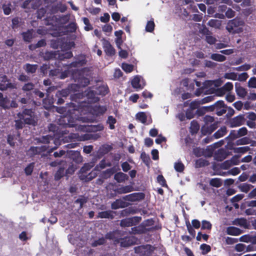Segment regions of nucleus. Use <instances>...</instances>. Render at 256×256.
<instances>
[{"mask_svg":"<svg viewBox=\"0 0 256 256\" xmlns=\"http://www.w3.org/2000/svg\"><path fill=\"white\" fill-rule=\"evenodd\" d=\"M80 96V94H75L73 96H71V100L72 101H75L77 102L76 99L79 98V96ZM78 108H82L84 107L87 108V109L93 115H95L96 116H99L103 114L106 111V108L104 106H100L98 105H95L94 106H92L90 104H86V102L85 100H80L78 101Z\"/></svg>","mask_w":256,"mask_h":256,"instance_id":"f257e3e1","label":"nucleus"},{"mask_svg":"<svg viewBox=\"0 0 256 256\" xmlns=\"http://www.w3.org/2000/svg\"><path fill=\"white\" fill-rule=\"evenodd\" d=\"M96 162V161L92 158L91 162L85 164L84 166L82 167L78 174L79 178L81 180L84 182H88L98 176V173L94 170H94L88 172L90 169L94 166V163Z\"/></svg>","mask_w":256,"mask_h":256,"instance_id":"f03ea898","label":"nucleus"},{"mask_svg":"<svg viewBox=\"0 0 256 256\" xmlns=\"http://www.w3.org/2000/svg\"><path fill=\"white\" fill-rule=\"evenodd\" d=\"M17 116L26 124L35 126L37 124L36 116L32 109L25 108L22 112H18Z\"/></svg>","mask_w":256,"mask_h":256,"instance_id":"7ed1b4c3","label":"nucleus"},{"mask_svg":"<svg viewBox=\"0 0 256 256\" xmlns=\"http://www.w3.org/2000/svg\"><path fill=\"white\" fill-rule=\"evenodd\" d=\"M58 146H54L48 149L49 146H30L28 150V154L32 157L36 155L41 154L42 158L48 156Z\"/></svg>","mask_w":256,"mask_h":256,"instance_id":"20e7f679","label":"nucleus"},{"mask_svg":"<svg viewBox=\"0 0 256 256\" xmlns=\"http://www.w3.org/2000/svg\"><path fill=\"white\" fill-rule=\"evenodd\" d=\"M244 22L240 18L236 17L230 20L226 26V30L232 34H238L242 32V28L240 26H244Z\"/></svg>","mask_w":256,"mask_h":256,"instance_id":"39448f33","label":"nucleus"},{"mask_svg":"<svg viewBox=\"0 0 256 256\" xmlns=\"http://www.w3.org/2000/svg\"><path fill=\"white\" fill-rule=\"evenodd\" d=\"M63 40H64V39L62 38H58L55 40H52V44L53 47L56 48H60L64 50H68L75 45L74 42H64Z\"/></svg>","mask_w":256,"mask_h":256,"instance_id":"423d86ee","label":"nucleus"},{"mask_svg":"<svg viewBox=\"0 0 256 256\" xmlns=\"http://www.w3.org/2000/svg\"><path fill=\"white\" fill-rule=\"evenodd\" d=\"M113 243L114 244H120V246L127 248L135 244V238L134 237L126 236L116 239L114 236V232H113Z\"/></svg>","mask_w":256,"mask_h":256,"instance_id":"0eeeda50","label":"nucleus"},{"mask_svg":"<svg viewBox=\"0 0 256 256\" xmlns=\"http://www.w3.org/2000/svg\"><path fill=\"white\" fill-rule=\"evenodd\" d=\"M152 247L150 244L141 245L134 248L136 254H140V256H150L153 251Z\"/></svg>","mask_w":256,"mask_h":256,"instance_id":"6e6552de","label":"nucleus"},{"mask_svg":"<svg viewBox=\"0 0 256 256\" xmlns=\"http://www.w3.org/2000/svg\"><path fill=\"white\" fill-rule=\"evenodd\" d=\"M112 146L110 145L104 144L100 147L98 151L94 152L93 154V158L96 161L102 158L105 154H108L111 149Z\"/></svg>","mask_w":256,"mask_h":256,"instance_id":"1a4fd4ad","label":"nucleus"},{"mask_svg":"<svg viewBox=\"0 0 256 256\" xmlns=\"http://www.w3.org/2000/svg\"><path fill=\"white\" fill-rule=\"evenodd\" d=\"M155 230H156V227L146 228L145 226L141 224L138 226L132 228L130 233L133 234H146L148 232L152 231Z\"/></svg>","mask_w":256,"mask_h":256,"instance_id":"9d476101","label":"nucleus"},{"mask_svg":"<svg viewBox=\"0 0 256 256\" xmlns=\"http://www.w3.org/2000/svg\"><path fill=\"white\" fill-rule=\"evenodd\" d=\"M104 128V127L102 124H98L97 125H80L78 128V129L81 131L92 132L101 131Z\"/></svg>","mask_w":256,"mask_h":256,"instance_id":"9b49d317","label":"nucleus"},{"mask_svg":"<svg viewBox=\"0 0 256 256\" xmlns=\"http://www.w3.org/2000/svg\"><path fill=\"white\" fill-rule=\"evenodd\" d=\"M245 118L244 115L240 114L229 120L228 124L230 128L240 126L244 124Z\"/></svg>","mask_w":256,"mask_h":256,"instance_id":"f8f14e48","label":"nucleus"},{"mask_svg":"<svg viewBox=\"0 0 256 256\" xmlns=\"http://www.w3.org/2000/svg\"><path fill=\"white\" fill-rule=\"evenodd\" d=\"M145 198V194L144 192H134L130 194L125 196L123 197V200L130 202L140 201Z\"/></svg>","mask_w":256,"mask_h":256,"instance_id":"ddd939ff","label":"nucleus"},{"mask_svg":"<svg viewBox=\"0 0 256 256\" xmlns=\"http://www.w3.org/2000/svg\"><path fill=\"white\" fill-rule=\"evenodd\" d=\"M74 119L70 116H61L58 120V124L64 127H74Z\"/></svg>","mask_w":256,"mask_h":256,"instance_id":"4468645a","label":"nucleus"},{"mask_svg":"<svg viewBox=\"0 0 256 256\" xmlns=\"http://www.w3.org/2000/svg\"><path fill=\"white\" fill-rule=\"evenodd\" d=\"M216 113L218 116H222L226 112L227 106L222 100H218L215 102Z\"/></svg>","mask_w":256,"mask_h":256,"instance_id":"2eb2a0df","label":"nucleus"},{"mask_svg":"<svg viewBox=\"0 0 256 256\" xmlns=\"http://www.w3.org/2000/svg\"><path fill=\"white\" fill-rule=\"evenodd\" d=\"M141 220L140 217L134 216L131 218H124L120 221V224L122 227H129L134 225V222L138 223Z\"/></svg>","mask_w":256,"mask_h":256,"instance_id":"dca6fc26","label":"nucleus"},{"mask_svg":"<svg viewBox=\"0 0 256 256\" xmlns=\"http://www.w3.org/2000/svg\"><path fill=\"white\" fill-rule=\"evenodd\" d=\"M76 84H71L65 88L61 90H58L56 94V96H62L64 98H66L72 92V90L76 87Z\"/></svg>","mask_w":256,"mask_h":256,"instance_id":"f3484780","label":"nucleus"},{"mask_svg":"<svg viewBox=\"0 0 256 256\" xmlns=\"http://www.w3.org/2000/svg\"><path fill=\"white\" fill-rule=\"evenodd\" d=\"M88 99V102H86V104H90L92 103H95L99 101L100 98L97 96L96 93L94 88L92 90H88L86 94Z\"/></svg>","mask_w":256,"mask_h":256,"instance_id":"a211bd4d","label":"nucleus"},{"mask_svg":"<svg viewBox=\"0 0 256 256\" xmlns=\"http://www.w3.org/2000/svg\"><path fill=\"white\" fill-rule=\"evenodd\" d=\"M87 60L85 55L81 54L76 58V60L70 63L68 68H76L80 66H83L86 64Z\"/></svg>","mask_w":256,"mask_h":256,"instance_id":"6ab92c4d","label":"nucleus"},{"mask_svg":"<svg viewBox=\"0 0 256 256\" xmlns=\"http://www.w3.org/2000/svg\"><path fill=\"white\" fill-rule=\"evenodd\" d=\"M218 127V122H214L213 124L208 126V124H204L202 128V133L206 135L207 134H211L214 132Z\"/></svg>","mask_w":256,"mask_h":256,"instance_id":"aec40b11","label":"nucleus"},{"mask_svg":"<svg viewBox=\"0 0 256 256\" xmlns=\"http://www.w3.org/2000/svg\"><path fill=\"white\" fill-rule=\"evenodd\" d=\"M34 84L32 82L24 84L22 88V90L26 92V96L28 99L32 98V93L31 91L34 90Z\"/></svg>","mask_w":256,"mask_h":256,"instance_id":"412c9836","label":"nucleus"},{"mask_svg":"<svg viewBox=\"0 0 256 256\" xmlns=\"http://www.w3.org/2000/svg\"><path fill=\"white\" fill-rule=\"evenodd\" d=\"M68 154L70 158L76 164H80L82 161V157L80 152L70 150L68 152Z\"/></svg>","mask_w":256,"mask_h":256,"instance_id":"4be33fe9","label":"nucleus"},{"mask_svg":"<svg viewBox=\"0 0 256 256\" xmlns=\"http://www.w3.org/2000/svg\"><path fill=\"white\" fill-rule=\"evenodd\" d=\"M112 239V232H110L106 235V238L102 237L98 240H94L91 244L92 246L96 247L101 246L106 243V239Z\"/></svg>","mask_w":256,"mask_h":256,"instance_id":"5701e85b","label":"nucleus"},{"mask_svg":"<svg viewBox=\"0 0 256 256\" xmlns=\"http://www.w3.org/2000/svg\"><path fill=\"white\" fill-rule=\"evenodd\" d=\"M134 190V188L132 186L128 185L125 186H121L114 189L116 194H122L130 192Z\"/></svg>","mask_w":256,"mask_h":256,"instance_id":"b1692460","label":"nucleus"},{"mask_svg":"<svg viewBox=\"0 0 256 256\" xmlns=\"http://www.w3.org/2000/svg\"><path fill=\"white\" fill-rule=\"evenodd\" d=\"M228 156V153L226 150H224V148H220L214 154V158L215 160L222 162Z\"/></svg>","mask_w":256,"mask_h":256,"instance_id":"393cba45","label":"nucleus"},{"mask_svg":"<svg viewBox=\"0 0 256 256\" xmlns=\"http://www.w3.org/2000/svg\"><path fill=\"white\" fill-rule=\"evenodd\" d=\"M78 76L75 80L76 82H78V85L80 87H85L87 86L90 83V80L88 78L80 74V72L78 71Z\"/></svg>","mask_w":256,"mask_h":256,"instance_id":"a878e982","label":"nucleus"},{"mask_svg":"<svg viewBox=\"0 0 256 256\" xmlns=\"http://www.w3.org/2000/svg\"><path fill=\"white\" fill-rule=\"evenodd\" d=\"M235 89L236 93L238 96L244 98L246 96L248 93L246 90L242 87L240 83L236 82L235 84Z\"/></svg>","mask_w":256,"mask_h":256,"instance_id":"bb28decb","label":"nucleus"},{"mask_svg":"<svg viewBox=\"0 0 256 256\" xmlns=\"http://www.w3.org/2000/svg\"><path fill=\"white\" fill-rule=\"evenodd\" d=\"M103 48H104V51L106 52L107 56H112V45L110 44V42L103 38L102 40Z\"/></svg>","mask_w":256,"mask_h":256,"instance_id":"cd10ccee","label":"nucleus"},{"mask_svg":"<svg viewBox=\"0 0 256 256\" xmlns=\"http://www.w3.org/2000/svg\"><path fill=\"white\" fill-rule=\"evenodd\" d=\"M226 232L228 235L237 236L242 233V230L234 226H228L226 229Z\"/></svg>","mask_w":256,"mask_h":256,"instance_id":"c85d7f7f","label":"nucleus"},{"mask_svg":"<svg viewBox=\"0 0 256 256\" xmlns=\"http://www.w3.org/2000/svg\"><path fill=\"white\" fill-rule=\"evenodd\" d=\"M100 137V134H82L80 138V140H96Z\"/></svg>","mask_w":256,"mask_h":256,"instance_id":"c756f323","label":"nucleus"},{"mask_svg":"<svg viewBox=\"0 0 256 256\" xmlns=\"http://www.w3.org/2000/svg\"><path fill=\"white\" fill-rule=\"evenodd\" d=\"M114 178L118 182H122L128 180V176L126 174L120 172L114 174Z\"/></svg>","mask_w":256,"mask_h":256,"instance_id":"7c9ffc66","label":"nucleus"},{"mask_svg":"<svg viewBox=\"0 0 256 256\" xmlns=\"http://www.w3.org/2000/svg\"><path fill=\"white\" fill-rule=\"evenodd\" d=\"M124 32L122 30H116L114 32V36H116L115 42L118 48H120L123 41L122 40V35Z\"/></svg>","mask_w":256,"mask_h":256,"instance_id":"2f4dec72","label":"nucleus"},{"mask_svg":"<svg viewBox=\"0 0 256 256\" xmlns=\"http://www.w3.org/2000/svg\"><path fill=\"white\" fill-rule=\"evenodd\" d=\"M33 30H28L26 32H22V36L23 40L26 42H30L33 38Z\"/></svg>","mask_w":256,"mask_h":256,"instance_id":"473e14b6","label":"nucleus"},{"mask_svg":"<svg viewBox=\"0 0 256 256\" xmlns=\"http://www.w3.org/2000/svg\"><path fill=\"white\" fill-rule=\"evenodd\" d=\"M128 206V204L121 199L116 200L113 202V210L119 208H126Z\"/></svg>","mask_w":256,"mask_h":256,"instance_id":"72a5a7b5","label":"nucleus"},{"mask_svg":"<svg viewBox=\"0 0 256 256\" xmlns=\"http://www.w3.org/2000/svg\"><path fill=\"white\" fill-rule=\"evenodd\" d=\"M96 93L98 95L105 96L108 93V88L104 86H100L94 88Z\"/></svg>","mask_w":256,"mask_h":256,"instance_id":"f704fd0d","label":"nucleus"},{"mask_svg":"<svg viewBox=\"0 0 256 256\" xmlns=\"http://www.w3.org/2000/svg\"><path fill=\"white\" fill-rule=\"evenodd\" d=\"M38 66L37 64H26L24 68L27 73L34 74L35 73L38 69Z\"/></svg>","mask_w":256,"mask_h":256,"instance_id":"c9c22d12","label":"nucleus"},{"mask_svg":"<svg viewBox=\"0 0 256 256\" xmlns=\"http://www.w3.org/2000/svg\"><path fill=\"white\" fill-rule=\"evenodd\" d=\"M232 224L240 226H243L245 228L248 227L247 220L245 218H236L233 222Z\"/></svg>","mask_w":256,"mask_h":256,"instance_id":"e433bc0d","label":"nucleus"},{"mask_svg":"<svg viewBox=\"0 0 256 256\" xmlns=\"http://www.w3.org/2000/svg\"><path fill=\"white\" fill-rule=\"evenodd\" d=\"M10 102L9 99L7 96L4 97L2 93L0 92V106L4 109H8V106H7V103Z\"/></svg>","mask_w":256,"mask_h":256,"instance_id":"4c0bfd02","label":"nucleus"},{"mask_svg":"<svg viewBox=\"0 0 256 256\" xmlns=\"http://www.w3.org/2000/svg\"><path fill=\"white\" fill-rule=\"evenodd\" d=\"M110 166V162H106V160L103 159L100 162V164L94 168V170L98 173V172Z\"/></svg>","mask_w":256,"mask_h":256,"instance_id":"58836bf2","label":"nucleus"},{"mask_svg":"<svg viewBox=\"0 0 256 256\" xmlns=\"http://www.w3.org/2000/svg\"><path fill=\"white\" fill-rule=\"evenodd\" d=\"M131 84L132 88L136 89H142V87L140 84V78L138 76H135L132 80Z\"/></svg>","mask_w":256,"mask_h":256,"instance_id":"ea45409f","label":"nucleus"},{"mask_svg":"<svg viewBox=\"0 0 256 256\" xmlns=\"http://www.w3.org/2000/svg\"><path fill=\"white\" fill-rule=\"evenodd\" d=\"M227 132V130L226 126L221 127L218 131H216L214 134V136L216 138H219L224 136Z\"/></svg>","mask_w":256,"mask_h":256,"instance_id":"a19ab883","label":"nucleus"},{"mask_svg":"<svg viewBox=\"0 0 256 256\" xmlns=\"http://www.w3.org/2000/svg\"><path fill=\"white\" fill-rule=\"evenodd\" d=\"M66 175L65 170L64 167H60L54 174V180H59Z\"/></svg>","mask_w":256,"mask_h":256,"instance_id":"79ce46f5","label":"nucleus"},{"mask_svg":"<svg viewBox=\"0 0 256 256\" xmlns=\"http://www.w3.org/2000/svg\"><path fill=\"white\" fill-rule=\"evenodd\" d=\"M210 58L214 60L222 62L226 60V57L219 54H212L210 56Z\"/></svg>","mask_w":256,"mask_h":256,"instance_id":"37998d69","label":"nucleus"},{"mask_svg":"<svg viewBox=\"0 0 256 256\" xmlns=\"http://www.w3.org/2000/svg\"><path fill=\"white\" fill-rule=\"evenodd\" d=\"M8 88H10V89L16 88V84L12 83V82H8L6 84H4L2 83H0V90L6 91Z\"/></svg>","mask_w":256,"mask_h":256,"instance_id":"c03bdc74","label":"nucleus"},{"mask_svg":"<svg viewBox=\"0 0 256 256\" xmlns=\"http://www.w3.org/2000/svg\"><path fill=\"white\" fill-rule=\"evenodd\" d=\"M210 184L212 186L220 188L222 186V182L220 178H213L210 180Z\"/></svg>","mask_w":256,"mask_h":256,"instance_id":"a18cd8bd","label":"nucleus"},{"mask_svg":"<svg viewBox=\"0 0 256 256\" xmlns=\"http://www.w3.org/2000/svg\"><path fill=\"white\" fill-rule=\"evenodd\" d=\"M208 164V162L206 160L203 158H199L196 160L194 166L196 168H200L204 167Z\"/></svg>","mask_w":256,"mask_h":256,"instance_id":"49530a36","label":"nucleus"},{"mask_svg":"<svg viewBox=\"0 0 256 256\" xmlns=\"http://www.w3.org/2000/svg\"><path fill=\"white\" fill-rule=\"evenodd\" d=\"M73 56L72 52L71 51L64 52L59 54L60 60H63L64 59H69Z\"/></svg>","mask_w":256,"mask_h":256,"instance_id":"de8ad7c7","label":"nucleus"},{"mask_svg":"<svg viewBox=\"0 0 256 256\" xmlns=\"http://www.w3.org/2000/svg\"><path fill=\"white\" fill-rule=\"evenodd\" d=\"M237 131L235 130H232L229 135L226 136L225 139L228 140V142H231L237 138H239L238 135L236 134Z\"/></svg>","mask_w":256,"mask_h":256,"instance_id":"09e8293b","label":"nucleus"},{"mask_svg":"<svg viewBox=\"0 0 256 256\" xmlns=\"http://www.w3.org/2000/svg\"><path fill=\"white\" fill-rule=\"evenodd\" d=\"M254 186L246 183L241 184L239 186V188L240 191L242 192H244L245 193H248L250 191V188H252Z\"/></svg>","mask_w":256,"mask_h":256,"instance_id":"8fccbe9b","label":"nucleus"},{"mask_svg":"<svg viewBox=\"0 0 256 256\" xmlns=\"http://www.w3.org/2000/svg\"><path fill=\"white\" fill-rule=\"evenodd\" d=\"M77 28V25L75 22H71L65 26V29L70 32H74Z\"/></svg>","mask_w":256,"mask_h":256,"instance_id":"3c124183","label":"nucleus"},{"mask_svg":"<svg viewBox=\"0 0 256 256\" xmlns=\"http://www.w3.org/2000/svg\"><path fill=\"white\" fill-rule=\"evenodd\" d=\"M208 24L212 28H218L221 25V22L218 20L211 19L208 22Z\"/></svg>","mask_w":256,"mask_h":256,"instance_id":"603ef678","label":"nucleus"},{"mask_svg":"<svg viewBox=\"0 0 256 256\" xmlns=\"http://www.w3.org/2000/svg\"><path fill=\"white\" fill-rule=\"evenodd\" d=\"M112 176V168H110L107 169L106 170L102 172L100 174V177L106 180V179L110 178V176Z\"/></svg>","mask_w":256,"mask_h":256,"instance_id":"864d4df0","label":"nucleus"},{"mask_svg":"<svg viewBox=\"0 0 256 256\" xmlns=\"http://www.w3.org/2000/svg\"><path fill=\"white\" fill-rule=\"evenodd\" d=\"M136 118L142 123L145 124L146 122L147 116L145 112H139L136 114Z\"/></svg>","mask_w":256,"mask_h":256,"instance_id":"5fc2aeb1","label":"nucleus"},{"mask_svg":"<svg viewBox=\"0 0 256 256\" xmlns=\"http://www.w3.org/2000/svg\"><path fill=\"white\" fill-rule=\"evenodd\" d=\"M122 68L126 73H130L134 70V65L126 63H122Z\"/></svg>","mask_w":256,"mask_h":256,"instance_id":"6e6d98bb","label":"nucleus"},{"mask_svg":"<svg viewBox=\"0 0 256 256\" xmlns=\"http://www.w3.org/2000/svg\"><path fill=\"white\" fill-rule=\"evenodd\" d=\"M155 24L153 20H150L148 22L146 26V30L147 32H152L154 29Z\"/></svg>","mask_w":256,"mask_h":256,"instance_id":"4d7b16f0","label":"nucleus"},{"mask_svg":"<svg viewBox=\"0 0 256 256\" xmlns=\"http://www.w3.org/2000/svg\"><path fill=\"white\" fill-rule=\"evenodd\" d=\"M233 89V84L231 82H227L224 85L220 88L219 89V92L226 91L230 92Z\"/></svg>","mask_w":256,"mask_h":256,"instance_id":"13d9d810","label":"nucleus"},{"mask_svg":"<svg viewBox=\"0 0 256 256\" xmlns=\"http://www.w3.org/2000/svg\"><path fill=\"white\" fill-rule=\"evenodd\" d=\"M174 168L175 170L178 172H182L184 170V166L181 161L175 162Z\"/></svg>","mask_w":256,"mask_h":256,"instance_id":"bf43d9fd","label":"nucleus"},{"mask_svg":"<svg viewBox=\"0 0 256 256\" xmlns=\"http://www.w3.org/2000/svg\"><path fill=\"white\" fill-rule=\"evenodd\" d=\"M140 158L146 165L149 166L151 161L150 157L148 154H146L144 152H142L140 154Z\"/></svg>","mask_w":256,"mask_h":256,"instance_id":"052dcab7","label":"nucleus"},{"mask_svg":"<svg viewBox=\"0 0 256 256\" xmlns=\"http://www.w3.org/2000/svg\"><path fill=\"white\" fill-rule=\"evenodd\" d=\"M157 182L162 187H168L166 180L162 174L158 175L157 176Z\"/></svg>","mask_w":256,"mask_h":256,"instance_id":"680f3d73","label":"nucleus"},{"mask_svg":"<svg viewBox=\"0 0 256 256\" xmlns=\"http://www.w3.org/2000/svg\"><path fill=\"white\" fill-rule=\"evenodd\" d=\"M251 66L250 64H245L240 66L233 68V70L236 71H247L251 68Z\"/></svg>","mask_w":256,"mask_h":256,"instance_id":"e2e57ef3","label":"nucleus"},{"mask_svg":"<svg viewBox=\"0 0 256 256\" xmlns=\"http://www.w3.org/2000/svg\"><path fill=\"white\" fill-rule=\"evenodd\" d=\"M200 249L202 254H206L211 250V247L208 244H202L200 246Z\"/></svg>","mask_w":256,"mask_h":256,"instance_id":"0e129e2a","label":"nucleus"},{"mask_svg":"<svg viewBox=\"0 0 256 256\" xmlns=\"http://www.w3.org/2000/svg\"><path fill=\"white\" fill-rule=\"evenodd\" d=\"M88 201V199L84 196H80V198L76 200L74 202L76 204H80V208H82L84 204Z\"/></svg>","mask_w":256,"mask_h":256,"instance_id":"69168bd1","label":"nucleus"},{"mask_svg":"<svg viewBox=\"0 0 256 256\" xmlns=\"http://www.w3.org/2000/svg\"><path fill=\"white\" fill-rule=\"evenodd\" d=\"M83 22L86 25L84 26V30L86 31H89L90 30H92L93 29L92 26L91 25V24L90 22V20L88 18H82Z\"/></svg>","mask_w":256,"mask_h":256,"instance_id":"338daca9","label":"nucleus"},{"mask_svg":"<svg viewBox=\"0 0 256 256\" xmlns=\"http://www.w3.org/2000/svg\"><path fill=\"white\" fill-rule=\"evenodd\" d=\"M14 122L15 128L18 130L22 129L26 124H24V121L20 118L17 120H15Z\"/></svg>","mask_w":256,"mask_h":256,"instance_id":"774afa93","label":"nucleus"}]
</instances>
